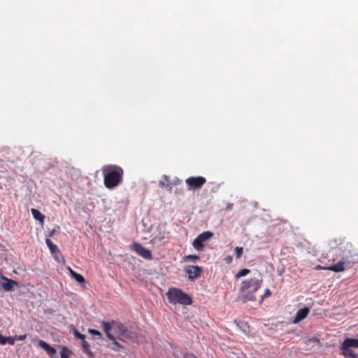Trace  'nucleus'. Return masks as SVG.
<instances>
[{
  "label": "nucleus",
  "instance_id": "f257e3e1",
  "mask_svg": "<svg viewBox=\"0 0 358 358\" xmlns=\"http://www.w3.org/2000/svg\"><path fill=\"white\" fill-rule=\"evenodd\" d=\"M103 330L110 340H114V334L118 339L122 341H134L136 338V333L129 330L125 325L121 322L112 321L102 322Z\"/></svg>",
  "mask_w": 358,
  "mask_h": 358
},
{
  "label": "nucleus",
  "instance_id": "f03ea898",
  "mask_svg": "<svg viewBox=\"0 0 358 358\" xmlns=\"http://www.w3.org/2000/svg\"><path fill=\"white\" fill-rule=\"evenodd\" d=\"M102 171L104 177V185L107 188H113L121 182L123 170L120 166L115 165L104 166Z\"/></svg>",
  "mask_w": 358,
  "mask_h": 358
},
{
  "label": "nucleus",
  "instance_id": "7ed1b4c3",
  "mask_svg": "<svg viewBox=\"0 0 358 358\" xmlns=\"http://www.w3.org/2000/svg\"><path fill=\"white\" fill-rule=\"evenodd\" d=\"M262 280L257 278H251L244 281L241 287V295L246 301H255V292L260 287Z\"/></svg>",
  "mask_w": 358,
  "mask_h": 358
},
{
  "label": "nucleus",
  "instance_id": "20e7f679",
  "mask_svg": "<svg viewBox=\"0 0 358 358\" xmlns=\"http://www.w3.org/2000/svg\"><path fill=\"white\" fill-rule=\"evenodd\" d=\"M167 299L171 303H180L182 305H190L192 299L186 293L177 288H171L166 293Z\"/></svg>",
  "mask_w": 358,
  "mask_h": 358
},
{
  "label": "nucleus",
  "instance_id": "39448f33",
  "mask_svg": "<svg viewBox=\"0 0 358 358\" xmlns=\"http://www.w3.org/2000/svg\"><path fill=\"white\" fill-rule=\"evenodd\" d=\"M352 348H358V338H346L339 347L340 355L345 358H358Z\"/></svg>",
  "mask_w": 358,
  "mask_h": 358
},
{
  "label": "nucleus",
  "instance_id": "423d86ee",
  "mask_svg": "<svg viewBox=\"0 0 358 358\" xmlns=\"http://www.w3.org/2000/svg\"><path fill=\"white\" fill-rule=\"evenodd\" d=\"M206 182L203 176L189 177L185 180L186 184L189 186V190L199 189Z\"/></svg>",
  "mask_w": 358,
  "mask_h": 358
},
{
  "label": "nucleus",
  "instance_id": "0eeeda50",
  "mask_svg": "<svg viewBox=\"0 0 358 358\" xmlns=\"http://www.w3.org/2000/svg\"><path fill=\"white\" fill-rule=\"evenodd\" d=\"M131 250L136 252V254L145 259H152V255L147 248L143 247L138 243H134L130 245Z\"/></svg>",
  "mask_w": 358,
  "mask_h": 358
},
{
  "label": "nucleus",
  "instance_id": "6e6552de",
  "mask_svg": "<svg viewBox=\"0 0 358 358\" xmlns=\"http://www.w3.org/2000/svg\"><path fill=\"white\" fill-rule=\"evenodd\" d=\"M203 269L199 266H187L185 267V272L188 275L189 280H194L201 273Z\"/></svg>",
  "mask_w": 358,
  "mask_h": 358
},
{
  "label": "nucleus",
  "instance_id": "1a4fd4ad",
  "mask_svg": "<svg viewBox=\"0 0 358 358\" xmlns=\"http://www.w3.org/2000/svg\"><path fill=\"white\" fill-rule=\"evenodd\" d=\"M0 278H1V280H2L0 284L1 287L6 292L13 291L14 285H17V282L16 281L11 280V279H8L2 275L0 276Z\"/></svg>",
  "mask_w": 358,
  "mask_h": 358
},
{
  "label": "nucleus",
  "instance_id": "9d476101",
  "mask_svg": "<svg viewBox=\"0 0 358 358\" xmlns=\"http://www.w3.org/2000/svg\"><path fill=\"white\" fill-rule=\"evenodd\" d=\"M309 312L310 309L308 307H304L303 308L299 309L296 313L293 323L297 324L301 320H304L307 317Z\"/></svg>",
  "mask_w": 358,
  "mask_h": 358
},
{
  "label": "nucleus",
  "instance_id": "9b49d317",
  "mask_svg": "<svg viewBox=\"0 0 358 358\" xmlns=\"http://www.w3.org/2000/svg\"><path fill=\"white\" fill-rule=\"evenodd\" d=\"M38 346L41 347L43 350H44L47 354L51 357H55L56 355V350L54 348L50 346L48 343L44 341L40 340L38 341Z\"/></svg>",
  "mask_w": 358,
  "mask_h": 358
},
{
  "label": "nucleus",
  "instance_id": "f8f14e48",
  "mask_svg": "<svg viewBox=\"0 0 358 358\" xmlns=\"http://www.w3.org/2000/svg\"><path fill=\"white\" fill-rule=\"evenodd\" d=\"M327 270L332 271L334 272H341L345 271L344 262L341 261L337 264H333L327 268Z\"/></svg>",
  "mask_w": 358,
  "mask_h": 358
},
{
  "label": "nucleus",
  "instance_id": "ddd939ff",
  "mask_svg": "<svg viewBox=\"0 0 358 358\" xmlns=\"http://www.w3.org/2000/svg\"><path fill=\"white\" fill-rule=\"evenodd\" d=\"M31 214L33 217L41 222V224H43L45 216L37 209L31 208Z\"/></svg>",
  "mask_w": 358,
  "mask_h": 358
},
{
  "label": "nucleus",
  "instance_id": "4468645a",
  "mask_svg": "<svg viewBox=\"0 0 358 358\" xmlns=\"http://www.w3.org/2000/svg\"><path fill=\"white\" fill-rule=\"evenodd\" d=\"M82 348L86 354L89 355L90 357H93V353L90 350V344L85 341V339L82 340Z\"/></svg>",
  "mask_w": 358,
  "mask_h": 358
},
{
  "label": "nucleus",
  "instance_id": "2eb2a0df",
  "mask_svg": "<svg viewBox=\"0 0 358 358\" xmlns=\"http://www.w3.org/2000/svg\"><path fill=\"white\" fill-rule=\"evenodd\" d=\"M213 233L210 231H204L200 234L198 236L201 241L205 242L208 241L211 237H213Z\"/></svg>",
  "mask_w": 358,
  "mask_h": 358
},
{
  "label": "nucleus",
  "instance_id": "dca6fc26",
  "mask_svg": "<svg viewBox=\"0 0 358 358\" xmlns=\"http://www.w3.org/2000/svg\"><path fill=\"white\" fill-rule=\"evenodd\" d=\"M203 241L199 239V236H197L193 241L192 245L193 247L199 251H201L203 250L204 245L203 244Z\"/></svg>",
  "mask_w": 358,
  "mask_h": 358
},
{
  "label": "nucleus",
  "instance_id": "f3484780",
  "mask_svg": "<svg viewBox=\"0 0 358 358\" xmlns=\"http://www.w3.org/2000/svg\"><path fill=\"white\" fill-rule=\"evenodd\" d=\"M45 243L48 245V247L49 248L50 251L51 252L52 254H55V252H59V250H58L57 245H55L50 239L46 238Z\"/></svg>",
  "mask_w": 358,
  "mask_h": 358
},
{
  "label": "nucleus",
  "instance_id": "a211bd4d",
  "mask_svg": "<svg viewBox=\"0 0 358 358\" xmlns=\"http://www.w3.org/2000/svg\"><path fill=\"white\" fill-rule=\"evenodd\" d=\"M71 276L74 278V280L77 282H78L80 284H82V283L85 282L84 277L82 275H80V274H79V273H78L76 272H73Z\"/></svg>",
  "mask_w": 358,
  "mask_h": 358
},
{
  "label": "nucleus",
  "instance_id": "6ab92c4d",
  "mask_svg": "<svg viewBox=\"0 0 358 358\" xmlns=\"http://www.w3.org/2000/svg\"><path fill=\"white\" fill-rule=\"evenodd\" d=\"M71 352L68 350L66 346L62 348L61 358H69Z\"/></svg>",
  "mask_w": 358,
  "mask_h": 358
},
{
  "label": "nucleus",
  "instance_id": "aec40b11",
  "mask_svg": "<svg viewBox=\"0 0 358 358\" xmlns=\"http://www.w3.org/2000/svg\"><path fill=\"white\" fill-rule=\"evenodd\" d=\"M141 224L142 225L143 228H142V231L145 232V233H149L151 231V227L150 226H148V224L145 223V222L144 221V220H142L141 222Z\"/></svg>",
  "mask_w": 358,
  "mask_h": 358
},
{
  "label": "nucleus",
  "instance_id": "412c9836",
  "mask_svg": "<svg viewBox=\"0 0 358 358\" xmlns=\"http://www.w3.org/2000/svg\"><path fill=\"white\" fill-rule=\"evenodd\" d=\"M163 239H164V236L159 234L158 236H155V237H153L151 239L150 242L152 244H156V243H160Z\"/></svg>",
  "mask_w": 358,
  "mask_h": 358
},
{
  "label": "nucleus",
  "instance_id": "4be33fe9",
  "mask_svg": "<svg viewBox=\"0 0 358 358\" xmlns=\"http://www.w3.org/2000/svg\"><path fill=\"white\" fill-rule=\"evenodd\" d=\"M111 341H113V344L115 346V347L111 348L113 350H117L123 348V346L116 341L115 336H114V340H111Z\"/></svg>",
  "mask_w": 358,
  "mask_h": 358
},
{
  "label": "nucleus",
  "instance_id": "5701e85b",
  "mask_svg": "<svg viewBox=\"0 0 358 358\" xmlns=\"http://www.w3.org/2000/svg\"><path fill=\"white\" fill-rule=\"evenodd\" d=\"M73 335L76 338H79L81 341L85 339V336L84 334H80L78 329H73Z\"/></svg>",
  "mask_w": 358,
  "mask_h": 358
},
{
  "label": "nucleus",
  "instance_id": "b1692460",
  "mask_svg": "<svg viewBox=\"0 0 358 358\" xmlns=\"http://www.w3.org/2000/svg\"><path fill=\"white\" fill-rule=\"evenodd\" d=\"M16 338H17V336H15V337H6V336H4L5 344H6L8 343V344L13 345H14Z\"/></svg>",
  "mask_w": 358,
  "mask_h": 358
},
{
  "label": "nucleus",
  "instance_id": "393cba45",
  "mask_svg": "<svg viewBox=\"0 0 358 358\" xmlns=\"http://www.w3.org/2000/svg\"><path fill=\"white\" fill-rule=\"evenodd\" d=\"M250 270L248 269V268H243V269H241L237 274H236V277L237 278H240V277H243V276H245L247 274H248L250 273Z\"/></svg>",
  "mask_w": 358,
  "mask_h": 358
},
{
  "label": "nucleus",
  "instance_id": "a878e982",
  "mask_svg": "<svg viewBox=\"0 0 358 358\" xmlns=\"http://www.w3.org/2000/svg\"><path fill=\"white\" fill-rule=\"evenodd\" d=\"M89 333L93 336H97V338H101V337H102L101 333L100 331H99L98 330L90 329Z\"/></svg>",
  "mask_w": 358,
  "mask_h": 358
},
{
  "label": "nucleus",
  "instance_id": "bb28decb",
  "mask_svg": "<svg viewBox=\"0 0 358 358\" xmlns=\"http://www.w3.org/2000/svg\"><path fill=\"white\" fill-rule=\"evenodd\" d=\"M236 255V258L239 259L243 255V248L242 247H236L235 248Z\"/></svg>",
  "mask_w": 358,
  "mask_h": 358
},
{
  "label": "nucleus",
  "instance_id": "cd10ccee",
  "mask_svg": "<svg viewBox=\"0 0 358 358\" xmlns=\"http://www.w3.org/2000/svg\"><path fill=\"white\" fill-rule=\"evenodd\" d=\"M200 259V257L196 255H189L185 257V259L196 262Z\"/></svg>",
  "mask_w": 358,
  "mask_h": 358
},
{
  "label": "nucleus",
  "instance_id": "c85d7f7f",
  "mask_svg": "<svg viewBox=\"0 0 358 358\" xmlns=\"http://www.w3.org/2000/svg\"><path fill=\"white\" fill-rule=\"evenodd\" d=\"M237 326L240 327V329H241L243 332H247V329H248V326L247 325L246 323L240 322L239 323L237 324Z\"/></svg>",
  "mask_w": 358,
  "mask_h": 358
},
{
  "label": "nucleus",
  "instance_id": "c756f323",
  "mask_svg": "<svg viewBox=\"0 0 358 358\" xmlns=\"http://www.w3.org/2000/svg\"><path fill=\"white\" fill-rule=\"evenodd\" d=\"M271 295V291L268 289H266L265 290V292H264V297H267V296H269Z\"/></svg>",
  "mask_w": 358,
  "mask_h": 358
},
{
  "label": "nucleus",
  "instance_id": "7c9ffc66",
  "mask_svg": "<svg viewBox=\"0 0 358 358\" xmlns=\"http://www.w3.org/2000/svg\"><path fill=\"white\" fill-rule=\"evenodd\" d=\"M0 344L1 345H5V339L4 336L0 334Z\"/></svg>",
  "mask_w": 358,
  "mask_h": 358
},
{
  "label": "nucleus",
  "instance_id": "2f4dec72",
  "mask_svg": "<svg viewBox=\"0 0 358 358\" xmlns=\"http://www.w3.org/2000/svg\"><path fill=\"white\" fill-rule=\"evenodd\" d=\"M26 338V335H20V336H17L16 340L24 341Z\"/></svg>",
  "mask_w": 358,
  "mask_h": 358
},
{
  "label": "nucleus",
  "instance_id": "473e14b6",
  "mask_svg": "<svg viewBox=\"0 0 358 358\" xmlns=\"http://www.w3.org/2000/svg\"><path fill=\"white\" fill-rule=\"evenodd\" d=\"M226 262L227 263H231V260H232V257L231 256H228L227 258H226Z\"/></svg>",
  "mask_w": 358,
  "mask_h": 358
},
{
  "label": "nucleus",
  "instance_id": "72a5a7b5",
  "mask_svg": "<svg viewBox=\"0 0 358 358\" xmlns=\"http://www.w3.org/2000/svg\"><path fill=\"white\" fill-rule=\"evenodd\" d=\"M57 229L55 228L53 229L50 232V236H52L55 232H56Z\"/></svg>",
  "mask_w": 358,
  "mask_h": 358
},
{
  "label": "nucleus",
  "instance_id": "f704fd0d",
  "mask_svg": "<svg viewBox=\"0 0 358 358\" xmlns=\"http://www.w3.org/2000/svg\"><path fill=\"white\" fill-rule=\"evenodd\" d=\"M68 270L69 271V273H71V275H72V273L75 272L71 267H68Z\"/></svg>",
  "mask_w": 358,
  "mask_h": 358
},
{
  "label": "nucleus",
  "instance_id": "c9c22d12",
  "mask_svg": "<svg viewBox=\"0 0 358 358\" xmlns=\"http://www.w3.org/2000/svg\"><path fill=\"white\" fill-rule=\"evenodd\" d=\"M231 206H232V205H231V203H229L227 204V210H231Z\"/></svg>",
  "mask_w": 358,
  "mask_h": 358
},
{
  "label": "nucleus",
  "instance_id": "e433bc0d",
  "mask_svg": "<svg viewBox=\"0 0 358 358\" xmlns=\"http://www.w3.org/2000/svg\"><path fill=\"white\" fill-rule=\"evenodd\" d=\"M164 183L163 182H161V185L164 186Z\"/></svg>",
  "mask_w": 358,
  "mask_h": 358
},
{
  "label": "nucleus",
  "instance_id": "4c0bfd02",
  "mask_svg": "<svg viewBox=\"0 0 358 358\" xmlns=\"http://www.w3.org/2000/svg\"><path fill=\"white\" fill-rule=\"evenodd\" d=\"M195 358H197V357H195Z\"/></svg>",
  "mask_w": 358,
  "mask_h": 358
}]
</instances>
